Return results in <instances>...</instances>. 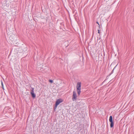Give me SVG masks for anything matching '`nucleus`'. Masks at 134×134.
<instances>
[{
	"label": "nucleus",
	"mask_w": 134,
	"mask_h": 134,
	"mask_svg": "<svg viewBox=\"0 0 134 134\" xmlns=\"http://www.w3.org/2000/svg\"><path fill=\"white\" fill-rule=\"evenodd\" d=\"M81 82H77L76 85V91L79 96L80 95L81 92Z\"/></svg>",
	"instance_id": "f257e3e1"
},
{
	"label": "nucleus",
	"mask_w": 134,
	"mask_h": 134,
	"mask_svg": "<svg viewBox=\"0 0 134 134\" xmlns=\"http://www.w3.org/2000/svg\"><path fill=\"white\" fill-rule=\"evenodd\" d=\"M109 121L110 122V127L111 128L113 127L114 125V123L113 121V118L111 116H110L109 117Z\"/></svg>",
	"instance_id": "f03ea898"
},
{
	"label": "nucleus",
	"mask_w": 134,
	"mask_h": 134,
	"mask_svg": "<svg viewBox=\"0 0 134 134\" xmlns=\"http://www.w3.org/2000/svg\"><path fill=\"white\" fill-rule=\"evenodd\" d=\"M62 102V100L61 99H59L57 100L56 101L55 103V108H54V109H56L57 107V105Z\"/></svg>",
	"instance_id": "7ed1b4c3"
},
{
	"label": "nucleus",
	"mask_w": 134,
	"mask_h": 134,
	"mask_svg": "<svg viewBox=\"0 0 134 134\" xmlns=\"http://www.w3.org/2000/svg\"><path fill=\"white\" fill-rule=\"evenodd\" d=\"M76 98L77 96L76 92L75 91H73L72 97L73 101H74L76 100Z\"/></svg>",
	"instance_id": "20e7f679"
},
{
	"label": "nucleus",
	"mask_w": 134,
	"mask_h": 134,
	"mask_svg": "<svg viewBox=\"0 0 134 134\" xmlns=\"http://www.w3.org/2000/svg\"><path fill=\"white\" fill-rule=\"evenodd\" d=\"M34 88H32V89L31 90L30 93L31 94L32 97L33 98H35L36 97V95L34 93Z\"/></svg>",
	"instance_id": "39448f33"
},
{
	"label": "nucleus",
	"mask_w": 134,
	"mask_h": 134,
	"mask_svg": "<svg viewBox=\"0 0 134 134\" xmlns=\"http://www.w3.org/2000/svg\"><path fill=\"white\" fill-rule=\"evenodd\" d=\"M1 85H2V88H3V90H4V87L3 85V83L2 81H1Z\"/></svg>",
	"instance_id": "423d86ee"
},
{
	"label": "nucleus",
	"mask_w": 134,
	"mask_h": 134,
	"mask_svg": "<svg viewBox=\"0 0 134 134\" xmlns=\"http://www.w3.org/2000/svg\"><path fill=\"white\" fill-rule=\"evenodd\" d=\"M49 81L51 83H53V81L52 80H49Z\"/></svg>",
	"instance_id": "0eeeda50"
},
{
	"label": "nucleus",
	"mask_w": 134,
	"mask_h": 134,
	"mask_svg": "<svg viewBox=\"0 0 134 134\" xmlns=\"http://www.w3.org/2000/svg\"><path fill=\"white\" fill-rule=\"evenodd\" d=\"M98 32L99 34H100V31L99 30H98Z\"/></svg>",
	"instance_id": "6e6552de"
},
{
	"label": "nucleus",
	"mask_w": 134,
	"mask_h": 134,
	"mask_svg": "<svg viewBox=\"0 0 134 134\" xmlns=\"http://www.w3.org/2000/svg\"><path fill=\"white\" fill-rule=\"evenodd\" d=\"M96 23H97L98 24V25H99V27H100V25H99V23H98L97 21L96 22Z\"/></svg>",
	"instance_id": "1a4fd4ad"
},
{
	"label": "nucleus",
	"mask_w": 134,
	"mask_h": 134,
	"mask_svg": "<svg viewBox=\"0 0 134 134\" xmlns=\"http://www.w3.org/2000/svg\"><path fill=\"white\" fill-rule=\"evenodd\" d=\"M115 68V67L113 69V70L112 71H111V73H113L114 70V68Z\"/></svg>",
	"instance_id": "9d476101"
}]
</instances>
